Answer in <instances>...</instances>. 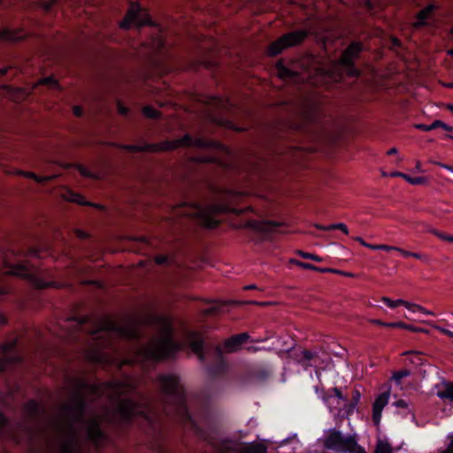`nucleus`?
<instances>
[{
    "label": "nucleus",
    "instance_id": "f257e3e1",
    "mask_svg": "<svg viewBox=\"0 0 453 453\" xmlns=\"http://www.w3.org/2000/svg\"><path fill=\"white\" fill-rule=\"evenodd\" d=\"M157 382L162 393L159 396L161 411L156 406L155 397L138 391L135 381L130 377L126 380H116L109 385L115 389L134 392V398L119 399L116 410L118 418L124 426L137 424L151 438L150 447L156 453H174L167 445L168 434L162 414L176 422L180 430V442L188 452L193 451L191 440L205 442L214 449L215 453L267 452V446L263 442H242L232 439L218 440L219 426L209 411L203 410L198 419L191 415L186 391L180 384L178 374H159Z\"/></svg>",
    "mask_w": 453,
    "mask_h": 453
},
{
    "label": "nucleus",
    "instance_id": "f03ea898",
    "mask_svg": "<svg viewBox=\"0 0 453 453\" xmlns=\"http://www.w3.org/2000/svg\"><path fill=\"white\" fill-rule=\"evenodd\" d=\"M173 334V320L165 315L128 316L124 325L104 316L94 334L91 358L102 365H137L146 372L163 360L174 358L181 349Z\"/></svg>",
    "mask_w": 453,
    "mask_h": 453
},
{
    "label": "nucleus",
    "instance_id": "7ed1b4c3",
    "mask_svg": "<svg viewBox=\"0 0 453 453\" xmlns=\"http://www.w3.org/2000/svg\"><path fill=\"white\" fill-rule=\"evenodd\" d=\"M230 212L236 215L249 212L257 214L255 209L250 205L242 208H234L224 201H185L180 203V208L176 211V215L187 218L201 226L213 229L218 227L220 224V221L216 216Z\"/></svg>",
    "mask_w": 453,
    "mask_h": 453
},
{
    "label": "nucleus",
    "instance_id": "20e7f679",
    "mask_svg": "<svg viewBox=\"0 0 453 453\" xmlns=\"http://www.w3.org/2000/svg\"><path fill=\"white\" fill-rule=\"evenodd\" d=\"M196 147L200 149H213L229 154V150L220 142L208 140L203 137L194 138L189 134H184L180 139L164 141L157 143L142 142L139 144H130L126 149L130 152H161L171 151L178 148Z\"/></svg>",
    "mask_w": 453,
    "mask_h": 453
},
{
    "label": "nucleus",
    "instance_id": "39448f33",
    "mask_svg": "<svg viewBox=\"0 0 453 453\" xmlns=\"http://www.w3.org/2000/svg\"><path fill=\"white\" fill-rule=\"evenodd\" d=\"M250 339L248 333H241L234 334L224 342V348L221 345H217L211 350L215 362L208 365L206 369L209 376L213 380H228L230 372L229 366L225 360L224 351L233 353L239 350L242 345Z\"/></svg>",
    "mask_w": 453,
    "mask_h": 453
},
{
    "label": "nucleus",
    "instance_id": "423d86ee",
    "mask_svg": "<svg viewBox=\"0 0 453 453\" xmlns=\"http://www.w3.org/2000/svg\"><path fill=\"white\" fill-rule=\"evenodd\" d=\"M89 405L90 403L88 400L86 394L84 392H81V390H79L76 387H74L72 403L65 404L63 407L64 411L71 419L70 428L73 430V433L74 424L86 423V414L89 408ZM76 444V436L73 434L71 441L63 446V453H77L79 450L77 449Z\"/></svg>",
    "mask_w": 453,
    "mask_h": 453
},
{
    "label": "nucleus",
    "instance_id": "0eeeda50",
    "mask_svg": "<svg viewBox=\"0 0 453 453\" xmlns=\"http://www.w3.org/2000/svg\"><path fill=\"white\" fill-rule=\"evenodd\" d=\"M354 435L345 436L340 430L332 428L327 431L324 438V447L335 453H352L357 446Z\"/></svg>",
    "mask_w": 453,
    "mask_h": 453
},
{
    "label": "nucleus",
    "instance_id": "6e6552de",
    "mask_svg": "<svg viewBox=\"0 0 453 453\" xmlns=\"http://www.w3.org/2000/svg\"><path fill=\"white\" fill-rule=\"evenodd\" d=\"M308 36L309 31L306 29H299L286 33L279 39L269 44L267 48V54L270 57H277L286 49L301 45Z\"/></svg>",
    "mask_w": 453,
    "mask_h": 453
},
{
    "label": "nucleus",
    "instance_id": "1a4fd4ad",
    "mask_svg": "<svg viewBox=\"0 0 453 453\" xmlns=\"http://www.w3.org/2000/svg\"><path fill=\"white\" fill-rule=\"evenodd\" d=\"M132 26H135L137 27L156 26L148 11L143 9L137 2L130 3L127 12L120 22V27L122 29L127 30Z\"/></svg>",
    "mask_w": 453,
    "mask_h": 453
},
{
    "label": "nucleus",
    "instance_id": "9d476101",
    "mask_svg": "<svg viewBox=\"0 0 453 453\" xmlns=\"http://www.w3.org/2000/svg\"><path fill=\"white\" fill-rule=\"evenodd\" d=\"M18 345V338L0 343V373L7 372L10 366L23 363V357L19 352Z\"/></svg>",
    "mask_w": 453,
    "mask_h": 453
},
{
    "label": "nucleus",
    "instance_id": "9b49d317",
    "mask_svg": "<svg viewBox=\"0 0 453 453\" xmlns=\"http://www.w3.org/2000/svg\"><path fill=\"white\" fill-rule=\"evenodd\" d=\"M8 273L27 280L34 288L37 289H45L48 288L55 287V282L42 280L27 264H18L11 266Z\"/></svg>",
    "mask_w": 453,
    "mask_h": 453
},
{
    "label": "nucleus",
    "instance_id": "f8f14e48",
    "mask_svg": "<svg viewBox=\"0 0 453 453\" xmlns=\"http://www.w3.org/2000/svg\"><path fill=\"white\" fill-rule=\"evenodd\" d=\"M362 50V43L353 42L347 47L341 56V65L349 76L358 77L360 75V71L356 66L355 59L358 58Z\"/></svg>",
    "mask_w": 453,
    "mask_h": 453
},
{
    "label": "nucleus",
    "instance_id": "ddd939ff",
    "mask_svg": "<svg viewBox=\"0 0 453 453\" xmlns=\"http://www.w3.org/2000/svg\"><path fill=\"white\" fill-rule=\"evenodd\" d=\"M437 10H439L438 4L434 3L427 4L416 14V20L413 23V27L416 29L430 27L432 25L430 20H434V15Z\"/></svg>",
    "mask_w": 453,
    "mask_h": 453
},
{
    "label": "nucleus",
    "instance_id": "4468645a",
    "mask_svg": "<svg viewBox=\"0 0 453 453\" xmlns=\"http://www.w3.org/2000/svg\"><path fill=\"white\" fill-rule=\"evenodd\" d=\"M24 411H26L27 418L36 423L40 422L46 415L45 407L35 399L28 400L24 405Z\"/></svg>",
    "mask_w": 453,
    "mask_h": 453
},
{
    "label": "nucleus",
    "instance_id": "2eb2a0df",
    "mask_svg": "<svg viewBox=\"0 0 453 453\" xmlns=\"http://www.w3.org/2000/svg\"><path fill=\"white\" fill-rule=\"evenodd\" d=\"M190 348L197 356L199 361L203 364L206 362L207 355L205 352V342L203 338L196 332L190 334Z\"/></svg>",
    "mask_w": 453,
    "mask_h": 453
},
{
    "label": "nucleus",
    "instance_id": "dca6fc26",
    "mask_svg": "<svg viewBox=\"0 0 453 453\" xmlns=\"http://www.w3.org/2000/svg\"><path fill=\"white\" fill-rule=\"evenodd\" d=\"M28 34L24 29H12L5 27L0 31V42H19L27 39Z\"/></svg>",
    "mask_w": 453,
    "mask_h": 453
},
{
    "label": "nucleus",
    "instance_id": "f3484780",
    "mask_svg": "<svg viewBox=\"0 0 453 453\" xmlns=\"http://www.w3.org/2000/svg\"><path fill=\"white\" fill-rule=\"evenodd\" d=\"M247 226L255 231L269 234L280 227L281 223L274 220L250 219L247 221Z\"/></svg>",
    "mask_w": 453,
    "mask_h": 453
},
{
    "label": "nucleus",
    "instance_id": "a211bd4d",
    "mask_svg": "<svg viewBox=\"0 0 453 453\" xmlns=\"http://www.w3.org/2000/svg\"><path fill=\"white\" fill-rule=\"evenodd\" d=\"M389 399V393L383 392L380 394L372 403V421L374 425L378 426L380 423L382 411L388 404Z\"/></svg>",
    "mask_w": 453,
    "mask_h": 453
},
{
    "label": "nucleus",
    "instance_id": "6ab92c4d",
    "mask_svg": "<svg viewBox=\"0 0 453 453\" xmlns=\"http://www.w3.org/2000/svg\"><path fill=\"white\" fill-rule=\"evenodd\" d=\"M73 386L81 392H88L91 395L98 398L103 395L102 386L98 383H89L87 380L82 378H76L73 381Z\"/></svg>",
    "mask_w": 453,
    "mask_h": 453
},
{
    "label": "nucleus",
    "instance_id": "aec40b11",
    "mask_svg": "<svg viewBox=\"0 0 453 453\" xmlns=\"http://www.w3.org/2000/svg\"><path fill=\"white\" fill-rule=\"evenodd\" d=\"M88 435L89 440L96 445L99 446L105 439V434L103 431L100 422L97 419H93L88 426Z\"/></svg>",
    "mask_w": 453,
    "mask_h": 453
},
{
    "label": "nucleus",
    "instance_id": "412c9836",
    "mask_svg": "<svg viewBox=\"0 0 453 453\" xmlns=\"http://www.w3.org/2000/svg\"><path fill=\"white\" fill-rule=\"evenodd\" d=\"M382 302L389 308H395L399 305H404L408 310H410L413 312L421 311L426 314H432L431 312L426 311V309L421 307L420 305L410 303L403 299H398V300L393 301L390 298L384 296V297H382Z\"/></svg>",
    "mask_w": 453,
    "mask_h": 453
},
{
    "label": "nucleus",
    "instance_id": "4be33fe9",
    "mask_svg": "<svg viewBox=\"0 0 453 453\" xmlns=\"http://www.w3.org/2000/svg\"><path fill=\"white\" fill-rule=\"evenodd\" d=\"M435 388L437 389L436 395L440 399L453 402V381L443 380L435 385Z\"/></svg>",
    "mask_w": 453,
    "mask_h": 453
},
{
    "label": "nucleus",
    "instance_id": "5701e85b",
    "mask_svg": "<svg viewBox=\"0 0 453 453\" xmlns=\"http://www.w3.org/2000/svg\"><path fill=\"white\" fill-rule=\"evenodd\" d=\"M276 71L278 76L284 81L296 82L299 79L297 72L286 66L282 60H279L276 64Z\"/></svg>",
    "mask_w": 453,
    "mask_h": 453
},
{
    "label": "nucleus",
    "instance_id": "b1692460",
    "mask_svg": "<svg viewBox=\"0 0 453 453\" xmlns=\"http://www.w3.org/2000/svg\"><path fill=\"white\" fill-rule=\"evenodd\" d=\"M65 199L72 203H77L79 205H82V206H88V207H95V208L98 207L97 204L88 201L85 198V196H83L82 195H81L77 192L72 191V190L67 191Z\"/></svg>",
    "mask_w": 453,
    "mask_h": 453
},
{
    "label": "nucleus",
    "instance_id": "393cba45",
    "mask_svg": "<svg viewBox=\"0 0 453 453\" xmlns=\"http://www.w3.org/2000/svg\"><path fill=\"white\" fill-rule=\"evenodd\" d=\"M194 160L199 164H214L224 169L228 167L227 164L216 156H199L194 158Z\"/></svg>",
    "mask_w": 453,
    "mask_h": 453
},
{
    "label": "nucleus",
    "instance_id": "a878e982",
    "mask_svg": "<svg viewBox=\"0 0 453 453\" xmlns=\"http://www.w3.org/2000/svg\"><path fill=\"white\" fill-rule=\"evenodd\" d=\"M390 176L401 177L412 185H421L424 184L426 181L425 177H411L410 175L401 172H393L391 173Z\"/></svg>",
    "mask_w": 453,
    "mask_h": 453
},
{
    "label": "nucleus",
    "instance_id": "bb28decb",
    "mask_svg": "<svg viewBox=\"0 0 453 453\" xmlns=\"http://www.w3.org/2000/svg\"><path fill=\"white\" fill-rule=\"evenodd\" d=\"M332 398H337L338 399V403H340V401H342V402H347L348 401V397L346 395H343V394L342 393L341 389L339 388H330L325 397H324V400L325 402H329L330 399Z\"/></svg>",
    "mask_w": 453,
    "mask_h": 453
},
{
    "label": "nucleus",
    "instance_id": "cd10ccee",
    "mask_svg": "<svg viewBox=\"0 0 453 453\" xmlns=\"http://www.w3.org/2000/svg\"><path fill=\"white\" fill-rule=\"evenodd\" d=\"M344 403V405L339 410V415L343 418H349L354 413L357 404L349 400Z\"/></svg>",
    "mask_w": 453,
    "mask_h": 453
},
{
    "label": "nucleus",
    "instance_id": "c85d7f7f",
    "mask_svg": "<svg viewBox=\"0 0 453 453\" xmlns=\"http://www.w3.org/2000/svg\"><path fill=\"white\" fill-rule=\"evenodd\" d=\"M319 106L315 103H311L308 105V109L305 112V118L308 121H315L319 115Z\"/></svg>",
    "mask_w": 453,
    "mask_h": 453
},
{
    "label": "nucleus",
    "instance_id": "c756f323",
    "mask_svg": "<svg viewBox=\"0 0 453 453\" xmlns=\"http://www.w3.org/2000/svg\"><path fill=\"white\" fill-rule=\"evenodd\" d=\"M142 113L146 118L150 119H158L161 118V112L150 105L143 107Z\"/></svg>",
    "mask_w": 453,
    "mask_h": 453
},
{
    "label": "nucleus",
    "instance_id": "7c9ffc66",
    "mask_svg": "<svg viewBox=\"0 0 453 453\" xmlns=\"http://www.w3.org/2000/svg\"><path fill=\"white\" fill-rule=\"evenodd\" d=\"M399 253L403 256L404 257H414L416 259H419V260H422L426 263H428L429 261V258L426 255H423L421 253H418V252H411V251H408V250H399Z\"/></svg>",
    "mask_w": 453,
    "mask_h": 453
},
{
    "label": "nucleus",
    "instance_id": "2f4dec72",
    "mask_svg": "<svg viewBox=\"0 0 453 453\" xmlns=\"http://www.w3.org/2000/svg\"><path fill=\"white\" fill-rule=\"evenodd\" d=\"M387 327L390 328H403L412 332L418 331L415 326L406 324L403 321H397V322H388Z\"/></svg>",
    "mask_w": 453,
    "mask_h": 453
},
{
    "label": "nucleus",
    "instance_id": "473e14b6",
    "mask_svg": "<svg viewBox=\"0 0 453 453\" xmlns=\"http://www.w3.org/2000/svg\"><path fill=\"white\" fill-rule=\"evenodd\" d=\"M317 227L319 229L326 230V231H333V230L338 229V230H341L342 232H343L345 234H349V229H348L347 226L343 223L332 224V225H329L326 226H318Z\"/></svg>",
    "mask_w": 453,
    "mask_h": 453
},
{
    "label": "nucleus",
    "instance_id": "72a5a7b5",
    "mask_svg": "<svg viewBox=\"0 0 453 453\" xmlns=\"http://www.w3.org/2000/svg\"><path fill=\"white\" fill-rule=\"evenodd\" d=\"M252 376L260 380V381H263L265 380H266L269 376H270V372L267 369L265 368H258V369H256L252 372Z\"/></svg>",
    "mask_w": 453,
    "mask_h": 453
},
{
    "label": "nucleus",
    "instance_id": "f704fd0d",
    "mask_svg": "<svg viewBox=\"0 0 453 453\" xmlns=\"http://www.w3.org/2000/svg\"><path fill=\"white\" fill-rule=\"evenodd\" d=\"M411 374L410 371L407 369H403L400 371H396L393 373V380L396 384H401L402 380L405 377H408Z\"/></svg>",
    "mask_w": 453,
    "mask_h": 453
},
{
    "label": "nucleus",
    "instance_id": "c9c22d12",
    "mask_svg": "<svg viewBox=\"0 0 453 453\" xmlns=\"http://www.w3.org/2000/svg\"><path fill=\"white\" fill-rule=\"evenodd\" d=\"M57 3L58 0H41L40 6L44 12L49 13L52 11Z\"/></svg>",
    "mask_w": 453,
    "mask_h": 453
},
{
    "label": "nucleus",
    "instance_id": "e433bc0d",
    "mask_svg": "<svg viewBox=\"0 0 453 453\" xmlns=\"http://www.w3.org/2000/svg\"><path fill=\"white\" fill-rule=\"evenodd\" d=\"M371 250H385V251H391L395 250L399 252V250H403L402 248L395 247V246H390L386 244H377L376 246L371 247Z\"/></svg>",
    "mask_w": 453,
    "mask_h": 453
},
{
    "label": "nucleus",
    "instance_id": "4c0bfd02",
    "mask_svg": "<svg viewBox=\"0 0 453 453\" xmlns=\"http://www.w3.org/2000/svg\"><path fill=\"white\" fill-rule=\"evenodd\" d=\"M298 254H299V256H301L303 258H305V259H311V260H313V261H316V262H321L322 261V258L320 257L315 255V254L304 252V251H302V250H299Z\"/></svg>",
    "mask_w": 453,
    "mask_h": 453
},
{
    "label": "nucleus",
    "instance_id": "58836bf2",
    "mask_svg": "<svg viewBox=\"0 0 453 453\" xmlns=\"http://www.w3.org/2000/svg\"><path fill=\"white\" fill-rule=\"evenodd\" d=\"M374 453H392V449L388 444L380 442Z\"/></svg>",
    "mask_w": 453,
    "mask_h": 453
},
{
    "label": "nucleus",
    "instance_id": "ea45409f",
    "mask_svg": "<svg viewBox=\"0 0 453 453\" xmlns=\"http://www.w3.org/2000/svg\"><path fill=\"white\" fill-rule=\"evenodd\" d=\"M291 262L295 263L296 265H298L299 267H302L303 269L311 270V271H313L314 269H317L316 265L310 264V263L302 262V261H298V260H295V259H292Z\"/></svg>",
    "mask_w": 453,
    "mask_h": 453
},
{
    "label": "nucleus",
    "instance_id": "a19ab883",
    "mask_svg": "<svg viewBox=\"0 0 453 453\" xmlns=\"http://www.w3.org/2000/svg\"><path fill=\"white\" fill-rule=\"evenodd\" d=\"M118 111L122 116H128L130 111L129 108L124 105L121 102H118L117 104Z\"/></svg>",
    "mask_w": 453,
    "mask_h": 453
},
{
    "label": "nucleus",
    "instance_id": "79ce46f5",
    "mask_svg": "<svg viewBox=\"0 0 453 453\" xmlns=\"http://www.w3.org/2000/svg\"><path fill=\"white\" fill-rule=\"evenodd\" d=\"M155 261L157 265H168L170 258L165 255H158L156 257Z\"/></svg>",
    "mask_w": 453,
    "mask_h": 453
},
{
    "label": "nucleus",
    "instance_id": "37998d69",
    "mask_svg": "<svg viewBox=\"0 0 453 453\" xmlns=\"http://www.w3.org/2000/svg\"><path fill=\"white\" fill-rule=\"evenodd\" d=\"M315 356H316L315 353H313L312 351H311L309 349H303L302 351V357L305 361L312 360L315 357Z\"/></svg>",
    "mask_w": 453,
    "mask_h": 453
},
{
    "label": "nucleus",
    "instance_id": "c03bdc74",
    "mask_svg": "<svg viewBox=\"0 0 453 453\" xmlns=\"http://www.w3.org/2000/svg\"><path fill=\"white\" fill-rule=\"evenodd\" d=\"M79 172L83 176V177H87V178H96L95 175L93 174V173L91 171H89L88 168H86L85 166H82L81 165L79 167Z\"/></svg>",
    "mask_w": 453,
    "mask_h": 453
},
{
    "label": "nucleus",
    "instance_id": "a18cd8bd",
    "mask_svg": "<svg viewBox=\"0 0 453 453\" xmlns=\"http://www.w3.org/2000/svg\"><path fill=\"white\" fill-rule=\"evenodd\" d=\"M360 398H361L360 391L358 389H354L352 391L350 402H352L353 403L358 404Z\"/></svg>",
    "mask_w": 453,
    "mask_h": 453
},
{
    "label": "nucleus",
    "instance_id": "49530a36",
    "mask_svg": "<svg viewBox=\"0 0 453 453\" xmlns=\"http://www.w3.org/2000/svg\"><path fill=\"white\" fill-rule=\"evenodd\" d=\"M394 405L397 408H403V409L409 408V403L403 399H399V400L395 401L394 403Z\"/></svg>",
    "mask_w": 453,
    "mask_h": 453
},
{
    "label": "nucleus",
    "instance_id": "de8ad7c7",
    "mask_svg": "<svg viewBox=\"0 0 453 453\" xmlns=\"http://www.w3.org/2000/svg\"><path fill=\"white\" fill-rule=\"evenodd\" d=\"M434 234L441 240L448 241L449 242H453V235H447L439 232H434Z\"/></svg>",
    "mask_w": 453,
    "mask_h": 453
},
{
    "label": "nucleus",
    "instance_id": "09e8293b",
    "mask_svg": "<svg viewBox=\"0 0 453 453\" xmlns=\"http://www.w3.org/2000/svg\"><path fill=\"white\" fill-rule=\"evenodd\" d=\"M415 127H416L417 129H418V130L425 131V132L432 131L431 125H426V124H423V123L417 124V125L415 126Z\"/></svg>",
    "mask_w": 453,
    "mask_h": 453
},
{
    "label": "nucleus",
    "instance_id": "8fccbe9b",
    "mask_svg": "<svg viewBox=\"0 0 453 453\" xmlns=\"http://www.w3.org/2000/svg\"><path fill=\"white\" fill-rule=\"evenodd\" d=\"M7 423L8 419L6 416L3 412H0V431H2L6 426Z\"/></svg>",
    "mask_w": 453,
    "mask_h": 453
},
{
    "label": "nucleus",
    "instance_id": "3c124183",
    "mask_svg": "<svg viewBox=\"0 0 453 453\" xmlns=\"http://www.w3.org/2000/svg\"><path fill=\"white\" fill-rule=\"evenodd\" d=\"M73 111L74 116H76L78 118L82 117L83 113H84L82 107L78 106V105L73 107Z\"/></svg>",
    "mask_w": 453,
    "mask_h": 453
},
{
    "label": "nucleus",
    "instance_id": "603ef678",
    "mask_svg": "<svg viewBox=\"0 0 453 453\" xmlns=\"http://www.w3.org/2000/svg\"><path fill=\"white\" fill-rule=\"evenodd\" d=\"M449 443L445 450H443L441 453H453V434L449 436Z\"/></svg>",
    "mask_w": 453,
    "mask_h": 453
},
{
    "label": "nucleus",
    "instance_id": "864d4df0",
    "mask_svg": "<svg viewBox=\"0 0 453 453\" xmlns=\"http://www.w3.org/2000/svg\"><path fill=\"white\" fill-rule=\"evenodd\" d=\"M355 240H356L357 242H359L361 245H363L364 247H366V248H368V249H370V250H371V247H372V246H376V245H377V244H370V243L366 242H365L363 238H361V237H357V238H355Z\"/></svg>",
    "mask_w": 453,
    "mask_h": 453
},
{
    "label": "nucleus",
    "instance_id": "5fc2aeb1",
    "mask_svg": "<svg viewBox=\"0 0 453 453\" xmlns=\"http://www.w3.org/2000/svg\"><path fill=\"white\" fill-rule=\"evenodd\" d=\"M26 176L35 180V181L37 182H42L44 181L46 179L45 178H40L38 177L35 173H28L27 174H26Z\"/></svg>",
    "mask_w": 453,
    "mask_h": 453
},
{
    "label": "nucleus",
    "instance_id": "6e6d98bb",
    "mask_svg": "<svg viewBox=\"0 0 453 453\" xmlns=\"http://www.w3.org/2000/svg\"><path fill=\"white\" fill-rule=\"evenodd\" d=\"M44 83L50 86H57L58 81L54 77H47L44 79Z\"/></svg>",
    "mask_w": 453,
    "mask_h": 453
},
{
    "label": "nucleus",
    "instance_id": "4d7b16f0",
    "mask_svg": "<svg viewBox=\"0 0 453 453\" xmlns=\"http://www.w3.org/2000/svg\"><path fill=\"white\" fill-rule=\"evenodd\" d=\"M442 125H443V121H442V120L435 119V120L431 124L432 130H434V129H436V128H441V127H442Z\"/></svg>",
    "mask_w": 453,
    "mask_h": 453
},
{
    "label": "nucleus",
    "instance_id": "13d9d810",
    "mask_svg": "<svg viewBox=\"0 0 453 453\" xmlns=\"http://www.w3.org/2000/svg\"><path fill=\"white\" fill-rule=\"evenodd\" d=\"M409 353L415 357V359L411 360L412 363H416V362L422 363V359L420 357L421 353H419L418 351H410Z\"/></svg>",
    "mask_w": 453,
    "mask_h": 453
},
{
    "label": "nucleus",
    "instance_id": "bf43d9fd",
    "mask_svg": "<svg viewBox=\"0 0 453 453\" xmlns=\"http://www.w3.org/2000/svg\"><path fill=\"white\" fill-rule=\"evenodd\" d=\"M313 271L319 272V273H329V272L334 273V272H336L335 270H333L330 268L319 267V266H317V269H314Z\"/></svg>",
    "mask_w": 453,
    "mask_h": 453
},
{
    "label": "nucleus",
    "instance_id": "052dcab7",
    "mask_svg": "<svg viewBox=\"0 0 453 453\" xmlns=\"http://www.w3.org/2000/svg\"><path fill=\"white\" fill-rule=\"evenodd\" d=\"M352 453H366V451H365V448H363L357 442L355 450Z\"/></svg>",
    "mask_w": 453,
    "mask_h": 453
},
{
    "label": "nucleus",
    "instance_id": "680f3d73",
    "mask_svg": "<svg viewBox=\"0 0 453 453\" xmlns=\"http://www.w3.org/2000/svg\"><path fill=\"white\" fill-rule=\"evenodd\" d=\"M440 330H441V332L443 334H445V335H447V336H449L450 338H453V332L452 331H450L449 329H445V328H441Z\"/></svg>",
    "mask_w": 453,
    "mask_h": 453
},
{
    "label": "nucleus",
    "instance_id": "e2e57ef3",
    "mask_svg": "<svg viewBox=\"0 0 453 453\" xmlns=\"http://www.w3.org/2000/svg\"><path fill=\"white\" fill-rule=\"evenodd\" d=\"M438 165L453 173V165H449L443 164V163H438Z\"/></svg>",
    "mask_w": 453,
    "mask_h": 453
},
{
    "label": "nucleus",
    "instance_id": "0e129e2a",
    "mask_svg": "<svg viewBox=\"0 0 453 453\" xmlns=\"http://www.w3.org/2000/svg\"><path fill=\"white\" fill-rule=\"evenodd\" d=\"M441 128L447 132H453V127L446 124L445 122H443Z\"/></svg>",
    "mask_w": 453,
    "mask_h": 453
},
{
    "label": "nucleus",
    "instance_id": "69168bd1",
    "mask_svg": "<svg viewBox=\"0 0 453 453\" xmlns=\"http://www.w3.org/2000/svg\"><path fill=\"white\" fill-rule=\"evenodd\" d=\"M8 293V290L5 287L0 285V297L5 296Z\"/></svg>",
    "mask_w": 453,
    "mask_h": 453
},
{
    "label": "nucleus",
    "instance_id": "338daca9",
    "mask_svg": "<svg viewBox=\"0 0 453 453\" xmlns=\"http://www.w3.org/2000/svg\"><path fill=\"white\" fill-rule=\"evenodd\" d=\"M6 324H7V318L4 314L0 313V325L4 326Z\"/></svg>",
    "mask_w": 453,
    "mask_h": 453
},
{
    "label": "nucleus",
    "instance_id": "774afa93",
    "mask_svg": "<svg viewBox=\"0 0 453 453\" xmlns=\"http://www.w3.org/2000/svg\"><path fill=\"white\" fill-rule=\"evenodd\" d=\"M373 323L376 325L381 326H386V327H387V324H388V322H384L380 319H374Z\"/></svg>",
    "mask_w": 453,
    "mask_h": 453
}]
</instances>
